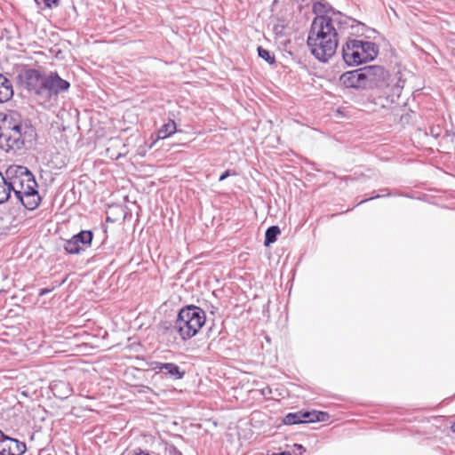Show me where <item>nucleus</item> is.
<instances>
[{"label":"nucleus","mask_w":455,"mask_h":455,"mask_svg":"<svg viewBox=\"0 0 455 455\" xmlns=\"http://www.w3.org/2000/svg\"><path fill=\"white\" fill-rule=\"evenodd\" d=\"M12 96L13 90L11 81L0 74V103L8 101Z\"/></svg>","instance_id":"nucleus-13"},{"label":"nucleus","mask_w":455,"mask_h":455,"mask_svg":"<svg viewBox=\"0 0 455 455\" xmlns=\"http://www.w3.org/2000/svg\"><path fill=\"white\" fill-rule=\"evenodd\" d=\"M37 183L32 180L31 185H28L24 189L25 191H15V196L19 202L28 210L33 211L36 209L41 202V197L36 189Z\"/></svg>","instance_id":"nucleus-7"},{"label":"nucleus","mask_w":455,"mask_h":455,"mask_svg":"<svg viewBox=\"0 0 455 455\" xmlns=\"http://www.w3.org/2000/svg\"><path fill=\"white\" fill-rule=\"evenodd\" d=\"M283 422L284 425L302 424V411L288 413L284 416Z\"/></svg>","instance_id":"nucleus-18"},{"label":"nucleus","mask_w":455,"mask_h":455,"mask_svg":"<svg viewBox=\"0 0 455 455\" xmlns=\"http://www.w3.org/2000/svg\"><path fill=\"white\" fill-rule=\"evenodd\" d=\"M36 2L38 4L42 2L47 8H52L59 4V0H36Z\"/></svg>","instance_id":"nucleus-23"},{"label":"nucleus","mask_w":455,"mask_h":455,"mask_svg":"<svg viewBox=\"0 0 455 455\" xmlns=\"http://www.w3.org/2000/svg\"><path fill=\"white\" fill-rule=\"evenodd\" d=\"M20 84L42 103L56 100L58 95L68 92L70 84L57 72L44 75L34 68L25 69L19 75Z\"/></svg>","instance_id":"nucleus-2"},{"label":"nucleus","mask_w":455,"mask_h":455,"mask_svg":"<svg viewBox=\"0 0 455 455\" xmlns=\"http://www.w3.org/2000/svg\"><path fill=\"white\" fill-rule=\"evenodd\" d=\"M296 446L298 447V449H303V446L301 444H298Z\"/></svg>","instance_id":"nucleus-31"},{"label":"nucleus","mask_w":455,"mask_h":455,"mask_svg":"<svg viewBox=\"0 0 455 455\" xmlns=\"http://www.w3.org/2000/svg\"><path fill=\"white\" fill-rule=\"evenodd\" d=\"M417 118V114L413 111H411L410 114H403L400 116V122L403 124H410V122H412L414 119Z\"/></svg>","instance_id":"nucleus-21"},{"label":"nucleus","mask_w":455,"mask_h":455,"mask_svg":"<svg viewBox=\"0 0 455 455\" xmlns=\"http://www.w3.org/2000/svg\"><path fill=\"white\" fill-rule=\"evenodd\" d=\"M441 133V128L439 126L437 127H432L430 129V134L435 138L439 137Z\"/></svg>","instance_id":"nucleus-26"},{"label":"nucleus","mask_w":455,"mask_h":455,"mask_svg":"<svg viewBox=\"0 0 455 455\" xmlns=\"http://www.w3.org/2000/svg\"><path fill=\"white\" fill-rule=\"evenodd\" d=\"M33 129L22 124L10 127L0 134V148L6 152H17L25 147V142L33 136Z\"/></svg>","instance_id":"nucleus-5"},{"label":"nucleus","mask_w":455,"mask_h":455,"mask_svg":"<svg viewBox=\"0 0 455 455\" xmlns=\"http://www.w3.org/2000/svg\"><path fill=\"white\" fill-rule=\"evenodd\" d=\"M313 12L316 17L312 21L307 44L315 59L327 62L336 53L339 32L348 26L353 27L355 20L323 2L314 4Z\"/></svg>","instance_id":"nucleus-1"},{"label":"nucleus","mask_w":455,"mask_h":455,"mask_svg":"<svg viewBox=\"0 0 455 455\" xmlns=\"http://www.w3.org/2000/svg\"><path fill=\"white\" fill-rule=\"evenodd\" d=\"M391 9H392L393 12L396 15L395 10L393 8H391Z\"/></svg>","instance_id":"nucleus-34"},{"label":"nucleus","mask_w":455,"mask_h":455,"mask_svg":"<svg viewBox=\"0 0 455 455\" xmlns=\"http://www.w3.org/2000/svg\"><path fill=\"white\" fill-rule=\"evenodd\" d=\"M55 288H56V286H52V288H43L39 291V296L40 297L44 296V295L52 292Z\"/></svg>","instance_id":"nucleus-25"},{"label":"nucleus","mask_w":455,"mask_h":455,"mask_svg":"<svg viewBox=\"0 0 455 455\" xmlns=\"http://www.w3.org/2000/svg\"><path fill=\"white\" fill-rule=\"evenodd\" d=\"M272 455H291L289 452H281L279 454L274 453Z\"/></svg>","instance_id":"nucleus-29"},{"label":"nucleus","mask_w":455,"mask_h":455,"mask_svg":"<svg viewBox=\"0 0 455 455\" xmlns=\"http://www.w3.org/2000/svg\"><path fill=\"white\" fill-rule=\"evenodd\" d=\"M5 179L7 182H12V184H17V180L20 179H23L24 181L31 185L32 180H36L32 172L25 166L22 165H11L7 168L5 172Z\"/></svg>","instance_id":"nucleus-10"},{"label":"nucleus","mask_w":455,"mask_h":455,"mask_svg":"<svg viewBox=\"0 0 455 455\" xmlns=\"http://www.w3.org/2000/svg\"><path fill=\"white\" fill-rule=\"evenodd\" d=\"M10 183L7 182L5 177L0 172V204L5 203L11 196Z\"/></svg>","instance_id":"nucleus-16"},{"label":"nucleus","mask_w":455,"mask_h":455,"mask_svg":"<svg viewBox=\"0 0 455 455\" xmlns=\"http://www.w3.org/2000/svg\"><path fill=\"white\" fill-rule=\"evenodd\" d=\"M451 429L453 433H455V422L451 425Z\"/></svg>","instance_id":"nucleus-30"},{"label":"nucleus","mask_w":455,"mask_h":455,"mask_svg":"<svg viewBox=\"0 0 455 455\" xmlns=\"http://www.w3.org/2000/svg\"><path fill=\"white\" fill-rule=\"evenodd\" d=\"M177 132L176 123L172 119H169V121L163 124L161 128L156 132V140H164L171 135L174 134Z\"/></svg>","instance_id":"nucleus-15"},{"label":"nucleus","mask_w":455,"mask_h":455,"mask_svg":"<svg viewBox=\"0 0 455 455\" xmlns=\"http://www.w3.org/2000/svg\"><path fill=\"white\" fill-rule=\"evenodd\" d=\"M156 140H155V141H154V142H152V145H150V148H153V145H155V142H156Z\"/></svg>","instance_id":"nucleus-33"},{"label":"nucleus","mask_w":455,"mask_h":455,"mask_svg":"<svg viewBox=\"0 0 455 455\" xmlns=\"http://www.w3.org/2000/svg\"><path fill=\"white\" fill-rule=\"evenodd\" d=\"M186 371L180 369L176 363H164V375L172 379L178 380L183 379Z\"/></svg>","instance_id":"nucleus-14"},{"label":"nucleus","mask_w":455,"mask_h":455,"mask_svg":"<svg viewBox=\"0 0 455 455\" xmlns=\"http://www.w3.org/2000/svg\"><path fill=\"white\" fill-rule=\"evenodd\" d=\"M26 450L25 443L5 435L0 441V455H22Z\"/></svg>","instance_id":"nucleus-9"},{"label":"nucleus","mask_w":455,"mask_h":455,"mask_svg":"<svg viewBox=\"0 0 455 455\" xmlns=\"http://www.w3.org/2000/svg\"><path fill=\"white\" fill-rule=\"evenodd\" d=\"M382 196H383L382 195H379V194H378V195H375V196H371V197H370V198H368V199L362 200V201L359 203V204H363V203H364V202H366V201H368V200H371V199H373V198H379V197H382Z\"/></svg>","instance_id":"nucleus-27"},{"label":"nucleus","mask_w":455,"mask_h":455,"mask_svg":"<svg viewBox=\"0 0 455 455\" xmlns=\"http://www.w3.org/2000/svg\"><path fill=\"white\" fill-rule=\"evenodd\" d=\"M205 320V312L201 307L188 305L179 311L173 323L165 322L163 325L165 330L173 331L179 333L181 339L187 340L198 333Z\"/></svg>","instance_id":"nucleus-3"},{"label":"nucleus","mask_w":455,"mask_h":455,"mask_svg":"<svg viewBox=\"0 0 455 455\" xmlns=\"http://www.w3.org/2000/svg\"><path fill=\"white\" fill-rule=\"evenodd\" d=\"M342 59L347 66H357L373 60L378 53V45L371 41L348 39L342 45Z\"/></svg>","instance_id":"nucleus-4"},{"label":"nucleus","mask_w":455,"mask_h":455,"mask_svg":"<svg viewBox=\"0 0 455 455\" xmlns=\"http://www.w3.org/2000/svg\"><path fill=\"white\" fill-rule=\"evenodd\" d=\"M150 366H151V370L154 371L156 373H164V363L152 362L150 363Z\"/></svg>","instance_id":"nucleus-22"},{"label":"nucleus","mask_w":455,"mask_h":455,"mask_svg":"<svg viewBox=\"0 0 455 455\" xmlns=\"http://www.w3.org/2000/svg\"><path fill=\"white\" fill-rule=\"evenodd\" d=\"M235 172H232L231 170H227L225 171L219 178V180L220 181H223L225 180L229 176H232V175H235Z\"/></svg>","instance_id":"nucleus-24"},{"label":"nucleus","mask_w":455,"mask_h":455,"mask_svg":"<svg viewBox=\"0 0 455 455\" xmlns=\"http://www.w3.org/2000/svg\"><path fill=\"white\" fill-rule=\"evenodd\" d=\"M133 455H150V454L147 451H140L139 452H136Z\"/></svg>","instance_id":"nucleus-28"},{"label":"nucleus","mask_w":455,"mask_h":455,"mask_svg":"<svg viewBox=\"0 0 455 455\" xmlns=\"http://www.w3.org/2000/svg\"><path fill=\"white\" fill-rule=\"evenodd\" d=\"M363 78V84L366 85H379L386 78V71L380 66H366L361 68Z\"/></svg>","instance_id":"nucleus-8"},{"label":"nucleus","mask_w":455,"mask_h":455,"mask_svg":"<svg viewBox=\"0 0 455 455\" xmlns=\"http://www.w3.org/2000/svg\"><path fill=\"white\" fill-rule=\"evenodd\" d=\"M258 54L259 56L266 60L268 64L272 65L275 62V58L269 51L263 48L262 46L258 47Z\"/></svg>","instance_id":"nucleus-19"},{"label":"nucleus","mask_w":455,"mask_h":455,"mask_svg":"<svg viewBox=\"0 0 455 455\" xmlns=\"http://www.w3.org/2000/svg\"><path fill=\"white\" fill-rule=\"evenodd\" d=\"M281 233L279 227L271 226L269 227L265 233V246H269L271 243H275L277 239V235Z\"/></svg>","instance_id":"nucleus-17"},{"label":"nucleus","mask_w":455,"mask_h":455,"mask_svg":"<svg viewBox=\"0 0 455 455\" xmlns=\"http://www.w3.org/2000/svg\"><path fill=\"white\" fill-rule=\"evenodd\" d=\"M330 419L328 412L321 411H302V422L303 423H313V422H323Z\"/></svg>","instance_id":"nucleus-12"},{"label":"nucleus","mask_w":455,"mask_h":455,"mask_svg":"<svg viewBox=\"0 0 455 455\" xmlns=\"http://www.w3.org/2000/svg\"><path fill=\"white\" fill-rule=\"evenodd\" d=\"M92 238L91 230H82L65 242L64 249L69 254H79L92 244Z\"/></svg>","instance_id":"nucleus-6"},{"label":"nucleus","mask_w":455,"mask_h":455,"mask_svg":"<svg viewBox=\"0 0 455 455\" xmlns=\"http://www.w3.org/2000/svg\"><path fill=\"white\" fill-rule=\"evenodd\" d=\"M340 81L346 87L348 88L372 89L378 87V85L363 84V78L361 68L344 73L340 76Z\"/></svg>","instance_id":"nucleus-11"},{"label":"nucleus","mask_w":455,"mask_h":455,"mask_svg":"<svg viewBox=\"0 0 455 455\" xmlns=\"http://www.w3.org/2000/svg\"><path fill=\"white\" fill-rule=\"evenodd\" d=\"M17 184H12V182H9L10 183V188H11V190L13 191V193L15 194V191H18V190H20V191H25L26 189H24L28 185V183L26 181L23 180V179H20L17 180Z\"/></svg>","instance_id":"nucleus-20"},{"label":"nucleus","mask_w":455,"mask_h":455,"mask_svg":"<svg viewBox=\"0 0 455 455\" xmlns=\"http://www.w3.org/2000/svg\"><path fill=\"white\" fill-rule=\"evenodd\" d=\"M156 140H155V141H154V142H152V145H150V148H153V145H155V142H156Z\"/></svg>","instance_id":"nucleus-32"}]
</instances>
